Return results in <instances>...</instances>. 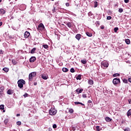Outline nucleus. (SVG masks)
<instances>
[{
    "label": "nucleus",
    "instance_id": "nucleus-13",
    "mask_svg": "<svg viewBox=\"0 0 131 131\" xmlns=\"http://www.w3.org/2000/svg\"><path fill=\"white\" fill-rule=\"evenodd\" d=\"M0 14L1 15H4V14H6V10H5V9L3 8L0 9Z\"/></svg>",
    "mask_w": 131,
    "mask_h": 131
},
{
    "label": "nucleus",
    "instance_id": "nucleus-59",
    "mask_svg": "<svg viewBox=\"0 0 131 131\" xmlns=\"http://www.w3.org/2000/svg\"><path fill=\"white\" fill-rule=\"evenodd\" d=\"M31 130V129H29L28 130V131Z\"/></svg>",
    "mask_w": 131,
    "mask_h": 131
},
{
    "label": "nucleus",
    "instance_id": "nucleus-1",
    "mask_svg": "<svg viewBox=\"0 0 131 131\" xmlns=\"http://www.w3.org/2000/svg\"><path fill=\"white\" fill-rule=\"evenodd\" d=\"M25 83L26 82L23 79H20L17 81L18 86L19 89H22L23 88V84H25Z\"/></svg>",
    "mask_w": 131,
    "mask_h": 131
},
{
    "label": "nucleus",
    "instance_id": "nucleus-3",
    "mask_svg": "<svg viewBox=\"0 0 131 131\" xmlns=\"http://www.w3.org/2000/svg\"><path fill=\"white\" fill-rule=\"evenodd\" d=\"M113 83L114 85H117V84H119L120 83V79L119 78H115L113 80Z\"/></svg>",
    "mask_w": 131,
    "mask_h": 131
},
{
    "label": "nucleus",
    "instance_id": "nucleus-25",
    "mask_svg": "<svg viewBox=\"0 0 131 131\" xmlns=\"http://www.w3.org/2000/svg\"><path fill=\"white\" fill-rule=\"evenodd\" d=\"M62 71L63 72H68V69L66 68H62Z\"/></svg>",
    "mask_w": 131,
    "mask_h": 131
},
{
    "label": "nucleus",
    "instance_id": "nucleus-36",
    "mask_svg": "<svg viewBox=\"0 0 131 131\" xmlns=\"http://www.w3.org/2000/svg\"><path fill=\"white\" fill-rule=\"evenodd\" d=\"M122 12H123V9L122 8H120L119 9V13H122Z\"/></svg>",
    "mask_w": 131,
    "mask_h": 131
},
{
    "label": "nucleus",
    "instance_id": "nucleus-57",
    "mask_svg": "<svg viewBox=\"0 0 131 131\" xmlns=\"http://www.w3.org/2000/svg\"><path fill=\"white\" fill-rule=\"evenodd\" d=\"M2 25H3V22H0V27L2 26Z\"/></svg>",
    "mask_w": 131,
    "mask_h": 131
},
{
    "label": "nucleus",
    "instance_id": "nucleus-42",
    "mask_svg": "<svg viewBox=\"0 0 131 131\" xmlns=\"http://www.w3.org/2000/svg\"><path fill=\"white\" fill-rule=\"evenodd\" d=\"M53 127L54 128H57V125L56 124H53Z\"/></svg>",
    "mask_w": 131,
    "mask_h": 131
},
{
    "label": "nucleus",
    "instance_id": "nucleus-10",
    "mask_svg": "<svg viewBox=\"0 0 131 131\" xmlns=\"http://www.w3.org/2000/svg\"><path fill=\"white\" fill-rule=\"evenodd\" d=\"M76 93H77V94H81V93L83 92V89H79V88H78L76 90Z\"/></svg>",
    "mask_w": 131,
    "mask_h": 131
},
{
    "label": "nucleus",
    "instance_id": "nucleus-49",
    "mask_svg": "<svg viewBox=\"0 0 131 131\" xmlns=\"http://www.w3.org/2000/svg\"><path fill=\"white\" fill-rule=\"evenodd\" d=\"M96 25L99 26L100 25V21H96Z\"/></svg>",
    "mask_w": 131,
    "mask_h": 131
},
{
    "label": "nucleus",
    "instance_id": "nucleus-64",
    "mask_svg": "<svg viewBox=\"0 0 131 131\" xmlns=\"http://www.w3.org/2000/svg\"><path fill=\"white\" fill-rule=\"evenodd\" d=\"M54 10H55V8H54Z\"/></svg>",
    "mask_w": 131,
    "mask_h": 131
},
{
    "label": "nucleus",
    "instance_id": "nucleus-58",
    "mask_svg": "<svg viewBox=\"0 0 131 131\" xmlns=\"http://www.w3.org/2000/svg\"><path fill=\"white\" fill-rule=\"evenodd\" d=\"M16 116H20V114H17V115H16Z\"/></svg>",
    "mask_w": 131,
    "mask_h": 131
},
{
    "label": "nucleus",
    "instance_id": "nucleus-5",
    "mask_svg": "<svg viewBox=\"0 0 131 131\" xmlns=\"http://www.w3.org/2000/svg\"><path fill=\"white\" fill-rule=\"evenodd\" d=\"M50 115H56L57 114V110L54 108H51L49 111Z\"/></svg>",
    "mask_w": 131,
    "mask_h": 131
},
{
    "label": "nucleus",
    "instance_id": "nucleus-55",
    "mask_svg": "<svg viewBox=\"0 0 131 131\" xmlns=\"http://www.w3.org/2000/svg\"><path fill=\"white\" fill-rule=\"evenodd\" d=\"M128 102H129V104H130L131 99H128Z\"/></svg>",
    "mask_w": 131,
    "mask_h": 131
},
{
    "label": "nucleus",
    "instance_id": "nucleus-29",
    "mask_svg": "<svg viewBox=\"0 0 131 131\" xmlns=\"http://www.w3.org/2000/svg\"><path fill=\"white\" fill-rule=\"evenodd\" d=\"M94 8H97L98 7V2L97 1L94 2Z\"/></svg>",
    "mask_w": 131,
    "mask_h": 131
},
{
    "label": "nucleus",
    "instance_id": "nucleus-24",
    "mask_svg": "<svg viewBox=\"0 0 131 131\" xmlns=\"http://www.w3.org/2000/svg\"><path fill=\"white\" fill-rule=\"evenodd\" d=\"M3 71H5V72H9V68H4L3 69Z\"/></svg>",
    "mask_w": 131,
    "mask_h": 131
},
{
    "label": "nucleus",
    "instance_id": "nucleus-20",
    "mask_svg": "<svg viewBox=\"0 0 131 131\" xmlns=\"http://www.w3.org/2000/svg\"><path fill=\"white\" fill-rule=\"evenodd\" d=\"M125 41L127 45H129L130 43V40L129 39H126Z\"/></svg>",
    "mask_w": 131,
    "mask_h": 131
},
{
    "label": "nucleus",
    "instance_id": "nucleus-63",
    "mask_svg": "<svg viewBox=\"0 0 131 131\" xmlns=\"http://www.w3.org/2000/svg\"><path fill=\"white\" fill-rule=\"evenodd\" d=\"M55 5H57V3H55Z\"/></svg>",
    "mask_w": 131,
    "mask_h": 131
},
{
    "label": "nucleus",
    "instance_id": "nucleus-26",
    "mask_svg": "<svg viewBox=\"0 0 131 131\" xmlns=\"http://www.w3.org/2000/svg\"><path fill=\"white\" fill-rule=\"evenodd\" d=\"M42 47L43 48H44V49H46V50L49 48V45H43Z\"/></svg>",
    "mask_w": 131,
    "mask_h": 131
},
{
    "label": "nucleus",
    "instance_id": "nucleus-6",
    "mask_svg": "<svg viewBox=\"0 0 131 131\" xmlns=\"http://www.w3.org/2000/svg\"><path fill=\"white\" fill-rule=\"evenodd\" d=\"M101 66L103 68H107L109 66V64L106 61H102L101 62Z\"/></svg>",
    "mask_w": 131,
    "mask_h": 131
},
{
    "label": "nucleus",
    "instance_id": "nucleus-27",
    "mask_svg": "<svg viewBox=\"0 0 131 131\" xmlns=\"http://www.w3.org/2000/svg\"><path fill=\"white\" fill-rule=\"evenodd\" d=\"M69 113L72 114L74 112V110H73V108H69Z\"/></svg>",
    "mask_w": 131,
    "mask_h": 131
},
{
    "label": "nucleus",
    "instance_id": "nucleus-18",
    "mask_svg": "<svg viewBox=\"0 0 131 131\" xmlns=\"http://www.w3.org/2000/svg\"><path fill=\"white\" fill-rule=\"evenodd\" d=\"M105 120L106 121H107L108 122H110V121H111L112 120V119H111V118H110V117H106L105 118Z\"/></svg>",
    "mask_w": 131,
    "mask_h": 131
},
{
    "label": "nucleus",
    "instance_id": "nucleus-15",
    "mask_svg": "<svg viewBox=\"0 0 131 131\" xmlns=\"http://www.w3.org/2000/svg\"><path fill=\"white\" fill-rule=\"evenodd\" d=\"M13 93H14V92H13V90H8L7 91V94L8 95H12V94H13Z\"/></svg>",
    "mask_w": 131,
    "mask_h": 131
},
{
    "label": "nucleus",
    "instance_id": "nucleus-31",
    "mask_svg": "<svg viewBox=\"0 0 131 131\" xmlns=\"http://www.w3.org/2000/svg\"><path fill=\"white\" fill-rule=\"evenodd\" d=\"M81 62L82 64H86V60L85 59L82 60Z\"/></svg>",
    "mask_w": 131,
    "mask_h": 131
},
{
    "label": "nucleus",
    "instance_id": "nucleus-48",
    "mask_svg": "<svg viewBox=\"0 0 131 131\" xmlns=\"http://www.w3.org/2000/svg\"><path fill=\"white\" fill-rule=\"evenodd\" d=\"M88 103H89V104H92V103H93V102L91 100H89L88 101Z\"/></svg>",
    "mask_w": 131,
    "mask_h": 131
},
{
    "label": "nucleus",
    "instance_id": "nucleus-35",
    "mask_svg": "<svg viewBox=\"0 0 131 131\" xmlns=\"http://www.w3.org/2000/svg\"><path fill=\"white\" fill-rule=\"evenodd\" d=\"M16 124H17V125H21V124H22V123H21V121H17V122H16Z\"/></svg>",
    "mask_w": 131,
    "mask_h": 131
},
{
    "label": "nucleus",
    "instance_id": "nucleus-53",
    "mask_svg": "<svg viewBox=\"0 0 131 131\" xmlns=\"http://www.w3.org/2000/svg\"><path fill=\"white\" fill-rule=\"evenodd\" d=\"M80 105H81V106H84V104L80 102Z\"/></svg>",
    "mask_w": 131,
    "mask_h": 131
},
{
    "label": "nucleus",
    "instance_id": "nucleus-62",
    "mask_svg": "<svg viewBox=\"0 0 131 131\" xmlns=\"http://www.w3.org/2000/svg\"><path fill=\"white\" fill-rule=\"evenodd\" d=\"M51 1H52L53 2H54V0H51Z\"/></svg>",
    "mask_w": 131,
    "mask_h": 131
},
{
    "label": "nucleus",
    "instance_id": "nucleus-30",
    "mask_svg": "<svg viewBox=\"0 0 131 131\" xmlns=\"http://www.w3.org/2000/svg\"><path fill=\"white\" fill-rule=\"evenodd\" d=\"M12 63L13 65H16L17 64V61L15 59H12Z\"/></svg>",
    "mask_w": 131,
    "mask_h": 131
},
{
    "label": "nucleus",
    "instance_id": "nucleus-56",
    "mask_svg": "<svg viewBox=\"0 0 131 131\" xmlns=\"http://www.w3.org/2000/svg\"><path fill=\"white\" fill-rule=\"evenodd\" d=\"M104 26L101 27V29H104Z\"/></svg>",
    "mask_w": 131,
    "mask_h": 131
},
{
    "label": "nucleus",
    "instance_id": "nucleus-11",
    "mask_svg": "<svg viewBox=\"0 0 131 131\" xmlns=\"http://www.w3.org/2000/svg\"><path fill=\"white\" fill-rule=\"evenodd\" d=\"M66 25L69 27V28H71L73 27V25L71 24V22H68L66 23Z\"/></svg>",
    "mask_w": 131,
    "mask_h": 131
},
{
    "label": "nucleus",
    "instance_id": "nucleus-38",
    "mask_svg": "<svg viewBox=\"0 0 131 131\" xmlns=\"http://www.w3.org/2000/svg\"><path fill=\"white\" fill-rule=\"evenodd\" d=\"M23 96L24 98H26L27 97H28V94L26 93Z\"/></svg>",
    "mask_w": 131,
    "mask_h": 131
},
{
    "label": "nucleus",
    "instance_id": "nucleus-32",
    "mask_svg": "<svg viewBox=\"0 0 131 131\" xmlns=\"http://www.w3.org/2000/svg\"><path fill=\"white\" fill-rule=\"evenodd\" d=\"M119 29L118 28V27H116L114 29V31L115 32H117V31H118Z\"/></svg>",
    "mask_w": 131,
    "mask_h": 131
},
{
    "label": "nucleus",
    "instance_id": "nucleus-22",
    "mask_svg": "<svg viewBox=\"0 0 131 131\" xmlns=\"http://www.w3.org/2000/svg\"><path fill=\"white\" fill-rule=\"evenodd\" d=\"M77 80H80L81 79V75H79L76 77Z\"/></svg>",
    "mask_w": 131,
    "mask_h": 131
},
{
    "label": "nucleus",
    "instance_id": "nucleus-39",
    "mask_svg": "<svg viewBox=\"0 0 131 131\" xmlns=\"http://www.w3.org/2000/svg\"><path fill=\"white\" fill-rule=\"evenodd\" d=\"M112 18V17L111 16H109L106 17V19L107 20H111Z\"/></svg>",
    "mask_w": 131,
    "mask_h": 131
},
{
    "label": "nucleus",
    "instance_id": "nucleus-45",
    "mask_svg": "<svg viewBox=\"0 0 131 131\" xmlns=\"http://www.w3.org/2000/svg\"><path fill=\"white\" fill-rule=\"evenodd\" d=\"M9 121V120H8V119H6L5 120V124H7V123H8V122Z\"/></svg>",
    "mask_w": 131,
    "mask_h": 131
},
{
    "label": "nucleus",
    "instance_id": "nucleus-54",
    "mask_svg": "<svg viewBox=\"0 0 131 131\" xmlns=\"http://www.w3.org/2000/svg\"><path fill=\"white\" fill-rule=\"evenodd\" d=\"M37 84V82H35L34 83V85H36Z\"/></svg>",
    "mask_w": 131,
    "mask_h": 131
},
{
    "label": "nucleus",
    "instance_id": "nucleus-51",
    "mask_svg": "<svg viewBox=\"0 0 131 131\" xmlns=\"http://www.w3.org/2000/svg\"><path fill=\"white\" fill-rule=\"evenodd\" d=\"M128 81H129V82H131V78H129L128 79Z\"/></svg>",
    "mask_w": 131,
    "mask_h": 131
},
{
    "label": "nucleus",
    "instance_id": "nucleus-60",
    "mask_svg": "<svg viewBox=\"0 0 131 131\" xmlns=\"http://www.w3.org/2000/svg\"><path fill=\"white\" fill-rule=\"evenodd\" d=\"M90 97H91V95H90L89 96H88V98H90Z\"/></svg>",
    "mask_w": 131,
    "mask_h": 131
},
{
    "label": "nucleus",
    "instance_id": "nucleus-28",
    "mask_svg": "<svg viewBox=\"0 0 131 131\" xmlns=\"http://www.w3.org/2000/svg\"><path fill=\"white\" fill-rule=\"evenodd\" d=\"M113 77H116L117 76H120V74L118 73H116L113 75Z\"/></svg>",
    "mask_w": 131,
    "mask_h": 131
},
{
    "label": "nucleus",
    "instance_id": "nucleus-9",
    "mask_svg": "<svg viewBox=\"0 0 131 131\" xmlns=\"http://www.w3.org/2000/svg\"><path fill=\"white\" fill-rule=\"evenodd\" d=\"M75 38H76L77 40H80V38H81V34H77L76 35Z\"/></svg>",
    "mask_w": 131,
    "mask_h": 131
},
{
    "label": "nucleus",
    "instance_id": "nucleus-12",
    "mask_svg": "<svg viewBox=\"0 0 131 131\" xmlns=\"http://www.w3.org/2000/svg\"><path fill=\"white\" fill-rule=\"evenodd\" d=\"M4 109H5V105L4 104L0 105V110H3V112L4 113L6 112V110H5Z\"/></svg>",
    "mask_w": 131,
    "mask_h": 131
},
{
    "label": "nucleus",
    "instance_id": "nucleus-46",
    "mask_svg": "<svg viewBox=\"0 0 131 131\" xmlns=\"http://www.w3.org/2000/svg\"><path fill=\"white\" fill-rule=\"evenodd\" d=\"M129 2V0H124V3H125L126 4H128Z\"/></svg>",
    "mask_w": 131,
    "mask_h": 131
},
{
    "label": "nucleus",
    "instance_id": "nucleus-23",
    "mask_svg": "<svg viewBox=\"0 0 131 131\" xmlns=\"http://www.w3.org/2000/svg\"><path fill=\"white\" fill-rule=\"evenodd\" d=\"M130 115H131V110H129L127 112V116L128 117H129V116H130Z\"/></svg>",
    "mask_w": 131,
    "mask_h": 131
},
{
    "label": "nucleus",
    "instance_id": "nucleus-7",
    "mask_svg": "<svg viewBox=\"0 0 131 131\" xmlns=\"http://www.w3.org/2000/svg\"><path fill=\"white\" fill-rule=\"evenodd\" d=\"M24 36L26 38H28L30 36V33L28 31H26L24 34Z\"/></svg>",
    "mask_w": 131,
    "mask_h": 131
},
{
    "label": "nucleus",
    "instance_id": "nucleus-47",
    "mask_svg": "<svg viewBox=\"0 0 131 131\" xmlns=\"http://www.w3.org/2000/svg\"><path fill=\"white\" fill-rule=\"evenodd\" d=\"M66 6L67 7H69V6H70V4H69V3H67L66 4Z\"/></svg>",
    "mask_w": 131,
    "mask_h": 131
},
{
    "label": "nucleus",
    "instance_id": "nucleus-34",
    "mask_svg": "<svg viewBox=\"0 0 131 131\" xmlns=\"http://www.w3.org/2000/svg\"><path fill=\"white\" fill-rule=\"evenodd\" d=\"M70 71L72 72V73H74V72H75V70H74V68H71Z\"/></svg>",
    "mask_w": 131,
    "mask_h": 131
},
{
    "label": "nucleus",
    "instance_id": "nucleus-4",
    "mask_svg": "<svg viewBox=\"0 0 131 131\" xmlns=\"http://www.w3.org/2000/svg\"><path fill=\"white\" fill-rule=\"evenodd\" d=\"M38 31H42L45 29V26L43 23H40L37 28Z\"/></svg>",
    "mask_w": 131,
    "mask_h": 131
},
{
    "label": "nucleus",
    "instance_id": "nucleus-41",
    "mask_svg": "<svg viewBox=\"0 0 131 131\" xmlns=\"http://www.w3.org/2000/svg\"><path fill=\"white\" fill-rule=\"evenodd\" d=\"M80 104V102H77V101L75 102V105H79Z\"/></svg>",
    "mask_w": 131,
    "mask_h": 131
},
{
    "label": "nucleus",
    "instance_id": "nucleus-33",
    "mask_svg": "<svg viewBox=\"0 0 131 131\" xmlns=\"http://www.w3.org/2000/svg\"><path fill=\"white\" fill-rule=\"evenodd\" d=\"M123 82H124V83H127V82H128L127 79H126L125 78L123 79Z\"/></svg>",
    "mask_w": 131,
    "mask_h": 131
},
{
    "label": "nucleus",
    "instance_id": "nucleus-19",
    "mask_svg": "<svg viewBox=\"0 0 131 131\" xmlns=\"http://www.w3.org/2000/svg\"><path fill=\"white\" fill-rule=\"evenodd\" d=\"M41 78H42V79H48V76H47V75H41Z\"/></svg>",
    "mask_w": 131,
    "mask_h": 131
},
{
    "label": "nucleus",
    "instance_id": "nucleus-44",
    "mask_svg": "<svg viewBox=\"0 0 131 131\" xmlns=\"http://www.w3.org/2000/svg\"><path fill=\"white\" fill-rule=\"evenodd\" d=\"M93 15V13H92V12H89L88 13V15L89 16H92Z\"/></svg>",
    "mask_w": 131,
    "mask_h": 131
},
{
    "label": "nucleus",
    "instance_id": "nucleus-14",
    "mask_svg": "<svg viewBox=\"0 0 131 131\" xmlns=\"http://www.w3.org/2000/svg\"><path fill=\"white\" fill-rule=\"evenodd\" d=\"M3 92H4V87L0 88V97L3 96Z\"/></svg>",
    "mask_w": 131,
    "mask_h": 131
},
{
    "label": "nucleus",
    "instance_id": "nucleus-8",
    "mask_svg": "<svg viewBox=\"0 0 131 131\" xmlns=\"http://www.w3.org/2000/svg\"><path fill=\"white\" fill-rule=\"evenodd\" d=\"M36 60V58L34 56H32L30 58V63H33V62H35V61Z\"/></svg>",
    "mask_w": 131,
    "mask_h": 131
},
{
    "label": "nucleus",
    "instance_id": "nucleus-2",
    "mask_svg": "<svg viewBox=\"0 0 131 131\" xmlns=\"http://www.w3.org/2000/svg\"><path fill=\"white\" fill-rule=\"evenodd\" d=\"M36 75V72H33L29 74V81H32L33 77Z\"/></svg>",
    "mask_w": 131,
    "mask_h": 131
},
{
    "label": "nucleus",
    "instance_id": "nucleus-50",
    "mask_svg": "<svg viewBox=\"0 0 131 131\" xmlns=\"http://www.w3.org/2000/svg\"><path fill=\"white\" fill-rule=\"evenodd\" d=\"M88 106H89L90 107H93V103H91L90 104H88Z\"/></svg>",
    "mask_w": 131,
    "mask_h": 131
},
{
    "label": "nucleus",
    "instance_id": "nucleus-43",
    "mask_svg": "<svg viewBox=\"0 0 131 131\" xmlns=\"http://www.w3.org/2000/svg\"><path fill=\"white\" fill-rule=\"evenodd\" d=\"M4 54V51L3 50H0V54L3 55Z\"/></svg>",
    "mask_w": 131,
    "mask_h": 131
},
{
    "label": "nucleus",
    "instance_id": "nucleus-37",
    "mask_svg": "<svg viewBox=\"0 0 131 131\" xmlns=\"http://www.w3.org/2000/svg\"><path fill=\"white\" fill-rule=\"evenodd\" d=\"M96 130H97V131H99L100 130V126H97L96 127Z\"/></svg>",
    "mask_w": 131,
    "mask_h": 131
},
{
    "label": "nucleus",
    "instance_id": "nucleus-16",
    "mask_svg": "<svg viewBox=\"0 0 131 131\" xmlns=\"http://www.w3.org/2000/svg\"><path fill=\"white\" fill-rule=\"evenodd\" d=\"M86 35L88 36H89V37H91L93 36V34H92L91 33H90L89 32H86Z\"/></svg>",
    "mask_w": 131,
    "mask_h": 131
},
{
    "label": "nucleus",
    "instance_id": "nucleus-52",
    "mask_svg": "<svg viewBox=\"0 0 131 131\" xmlns=\"http://www.w3.org/2000/svg\"><path fill=\"white\" fill-rule=\"evenodd\" d=\"M125 131H129V128H126L124 130Z\"/></svg>",
    "mask_w": 131,
    "mask_h": 131
},
{
    "label": "nucleus",
    "instance_id": "nucleus-40",
    "mask_svg": "<svg viewBox=\"0 0 131 131\" xmlns=\"http://www.w3.org/2000/svg\"><path fill=\"white\" fill-rule=\"evenodd\" d=\"M82 98H86V94H83L82 95Z\"/></svg>",
    "mask_w": 131,
    "mask_h": 131
},
{
    "label": "nucleus",
    "instance_id": "nucleus-21",
    "mask_svg": "<svg viewBox=\"0 0 131 131\" xmlns=\"http://www.w3.org/2000/svg\"><path fill=\"white\" fill-rule=\"evenodd\" d=\"M88 83L91 85L94 84V81L92 79H90L89 80Z\"/></svg>",
    "mask_w": 131,
    "mask_h": 131
},
{
    "label": "nucleus",
    "instance_id": "nucleus-61",
    "mask_svg": "<svg viewBox=\"0 0 131 131\" xmlns=\"http://www.w3.org/2000/svg\"><path fill=\"white\" fill-rule=\"evenodd\" d=\"M2 1V0H0V3H1Z\"/></svg>",
    "mask_w": 131,
    "mask_h": 131
},
{
    "label": "nucleus",
    "instance_id": "nucleus-17",
    "mask_svg": "<svg viewBox=\"0 0 131 131\" xmlns=\"http://www.w3.org/2000/svg\"><path fill=\"white\" fill-rule=\"evenodd\" d=\"M35 51H36V48H34L31 51V54H34L35 53Z\"/></svg>",
    "mask_w": 131,
    "mask_h": 131
}]
</instances>
